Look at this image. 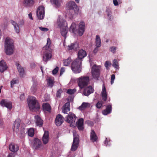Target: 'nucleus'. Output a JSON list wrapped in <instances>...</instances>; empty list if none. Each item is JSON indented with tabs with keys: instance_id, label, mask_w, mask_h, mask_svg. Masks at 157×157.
Returning <instances> with one entry per match:
<instances>
[{
	"instance_id": "obj_1",
	"label": "nucleus",
	"mask_w": 157,
	"mask_h": 157,
	"mask_svg": "<svg viewBox=\"0 0 157 157\" xmlns=\"http://www.w3.org/2000/svg\"><path fill=\"white\" fill-rule=\"evenodd\" d=\"M51 44L50 39L49 38H48L46 44L42 49L43 52V59L44 61L47 62L50 60L52 57V49L50 47Z\"/></svg>"
},
{
	"instance_id": "obj_2",
	"label": "nucleus",
	"mask_w": 157,
	"mask_h": 157,
	"mask_svg": "<svg viewBox=\"0 0 157 157\" xmlns=\"http://www.w3.org/2000/svg\"><path fill=\"white\" fill-rule=\"evenodd\" d=\"M5 52L8 56L13 54L14 51V47L13 40L9 37L6 38L5 40L4 46Z\"/></svg>"
},
{
	"instance_id": "obj_3",
	"label": "nucleus",
	"mask_w": 157,
	"mask_h": 157,
	"mask_svg": "<svg viewBox=\"0 0 157 157\" xmlns=\"http://www.w3.org/2000/svg\"><path fill=\"white\" fill-rule=\"evenodd\" d=\"M27 102L28 107L30 109H37L39 108L38 102L35 97L33 96L29 97L27 99Z\"/></svg>"
},
{
	"instance_id": "obj_4",
	"label": "nucleus",
	"mask_w": 157,
	"mask_h": 157,
	"mask_svg": "<svg viewBox=\"0 0 157 157\" xmlns=\"http://www.w3.org/2000/svg\"><path fill=\"white\" fill-rule=\"evenodd\" d=\"M82 61L79 59L76 58L73 61L71 64V68L73 71L75 73H79L81 70Z\"/></svg>"
},
{
	"instance_id": "obj_5",
	"label": "nucleus",
	"mask_w": 157,
	"mask_h": 157,
	"mask_svg": "<svg viewBox=\"0 0 157 157\" xmlns=\"http://www.w3.org/2000/svg\"><path fill=\"white\" fill-rule=\"evenodd\" d=\"M90 78L89 76H82L77 79L78 86L80 89L86 86L89 83Z\"/></svg>"
},
{
	"instance_id": "obj_6",
	"label": "nucleus",
	"mask_w": 157,
	"mask_h": 157,
	"mask_svg": "<svg viewBox=\"0 0 157 157\" xmlns=\"http://www.w3.org/2000/svg\"><path fill=\"white\" fill-rule=\"evenodd\" d=\"M67 7L71 12V15H74L75 13L78 12L79 9L75 2L72 1H70L67 4Z\"/></svg>"
},
{
	"instance_id": "obj_7",
	"label": "nucleus",
	"mask_w": 157,
	"mask_h": 157,
	"mask_svg": "<svg viewBox=\"0 0 157 157\" xmlns=\"http://www.w3.org/2000/svg\"><path fill=\"white\" fill-rule=\"evenodd\" d=\"M92 75L94 78L98 80L100 75V70L99 67L94 65L91 69Z\"/></svg>"
},
{
	"instance_id": "obj_8",
	"label": "nucleus",
	"mask_w": 157,
	"mask_h": 157,
	"mask_svg": "<svg viewBox=\"0 0 157 157\" xmlns=\"http://www.w3.org/2000/svg\"><path fill=\"white\" fill-rule=\"evenodd\" d=\"M79 145V138L78 135H74V139L71 150L72 151H76Z\"/></svg>"
},
{
	"instance_id": "obj_9",
	"label": "nucleus",
	"mask_w": 157,
	"mask_h": 157,
	"mask_svg": "<svg viewBox=\"0 0 157 157\" xmlns=\"http://www.w3.org/2000/svg\"><path fill=\"white\" fill-rule=\"evenodd\" d=\"M0 104L2 107H5L9 109H11L12 108V102L7 100L2 99L0 102Z\"/></svg>"
},
{
	"instance_id": "obj_10",
	"label": "nucleus",
	"mask_w": 157,
	"mask_h": 157,
	"mask_svg": "<svg viewBox=\"0 0 157 157\" xmlns=\"http://www.w3.org/2000/svg\"><path fill=\"white\" fill-rule=\"evenodd\" d=\"M76 117L74 114H71L67 116L66 121L69 124L71 125L73 124H75L76 120Z\"/></svg>"
},
{
	"instance_id": "obj_11",
	"label": "nucleus",
	"mask_w": 157,
	"mask_h": 157,
	"mask_svg": "<svg viewBox=\"0 0 157 157\" xmlns=\"http://www.w3.org/2000/svg\"><path fill=\"white\" fill-rule=\"evenodd\" d=\"M57 24L60 28H65L67 26V23L66 20L60 18L57 19Z\"/></svg>"
},
{
	"instance_id": "obj_12",
	"label": "nucleus",
	"mask_w": 157,
	"mask_h": 157,
	"mask_svg": "<svg viewBox=\"0 0 157 157\" xmlns=\"http://www.w3.org/2000/svg\"><path fill=\"white\" fill-rule=\"evenodd\" d=\"M35 3V0H23V4L26 8H30L33 6Z\"/></svg>"
},
{
	"instance_id": "obj_13",
	"label": "nucleus",
	"mask_w": 157,
	"mask_h": 157,
	"mask_svg": "<svg viewBox=\"0 0 157 157\" xmlns=\"http://www.w3.org/2000/svg\"><path fill=\"white\" fill-rule=\"evenodd\" d=\"M94 89L91 86H90L84 89L83 94L84 95L88 96L94 92Z\"/></svg>"
},
{
	"instance_id": "obj_14",
	"label": "nucleus",
	"mask_w": 157,
	"mask_h": 157,
	"mask_svg": "<svg viewBox=\"0 0 157 157\" xmlns=\"http://www.w3.org/2000/svg\"><path fill=\"white\" fill-rule=\"evenodd\" d=\"M64 118L60 114L57 115L55 119V122L56 125L57 126L60 125L63 122Z\"/></svg>"
},
{
	"instance_id": "obj_15",
	"label": "nucleus",
	"mask_w": 157,
	"mask_h": 157,
	"mask_svg": "<svg viewBox=\"0 0 157 157\" xmlns=\"http://www.w3.org/2000/svg\"><path fill=\"white\" fill-rule=\"evenodd\" d=\"M85 24L84 22H81L79 25L78 33L79 36H82L85 31Z\"/></svg>"
},
{
	"instance_id": "obj_16",
	"label": "nucleus",
	"mask_w": 157,
	"mask_h": 157,
	"mask_svg": "<svg viewBox=\"0 0 157 157\" xmlns=\"http://www.w3.org/2000/svg\"><path fill=\"white\" fill-rule=\"evenodd\" d=\"M9 149L12 152H16L19 150V146L17 144L12 143L9 145Z\"/></svg>"
},
{
	"instance_id": "obj_17",
	"label": "nucleus",
	"mask_w": 157,
	"mask_h": 157,
	"mask_svg": "<svg viewBox=\"0 0 157 157\" xmlns=\"http://www.w3.org/2000/svg\"><path fill=\"white\" fill-rule=\"evenodd\" d=\"M112 109V106L111 104H108L106 106V109L102 110V113L103 115H106L111 113Z\"/></svg>"
},
{
	"instance_id": "obj_18",
	"label": "nucleus",
	"mask_w": 157,
	"mask_h": 157,
	"mask_svg": "<svg viewBox=\"0 0 157 157\" xmlns=\"http://www.w3.org/2000/svg\"><path fill=\"white\" fill-rule=\"evenodd\" d=\"M15 64L17 67L20 75L21 77H23L25 75V71L23 68L21 67L20 64L17 62H16Z\"/></svg>"
},
{
	"instance_id": "obj_19",
	"label": "nucleus",
	"mask_w": 157,
	"mask_h": 157,
	"mask_svg": "<svg viewBox=\"0 0 157 157\" xmlns=\"http://www.w3.org/2000/svg\"><path fill=\"white\" fill-rule=\"evenodd\" d=\"M70 103L69 102L66 103L63 106L62 109V112L64 113L68 114L70 110Z\"/></svg>"
},
{
	"instance_id": "obj_20",
	"label": "nucleus",
	"mask_w": 157,
	"mask_h": 157,
	"mask_svg": "<svg viewBox=\"0 0 157 157\" xmlns=\"http://www.w3.org/2000/svg\"><path fill=\"white\" fill-rule=\"evenodd\" d=\"M43 109L44 111H47L50 113L51 112V108L50 104L47 103H44L42 105Z\"/></svg>"
},
{
	"instance_id": "obj_21",
	"label": "nucleus",
	"mask_w": 157,
	"mask_h": 157,
	"mask_svg": "<svg viewBox=\"0 0 157 157\" xmlns=\"http://www.w3.org/2000/svg\"><path fill=\"white\" fill-rule=\"evenodd\" d=\"M78 58H77L82 60V59L86 56V51L83 49H81L78 51Z\"/></svg>"
},
{
	"instance_id": "obj_22",
	"label": "nucleus",
	"mask_w": 157,
	"mask_h": 157,
	"mask_svg": "<svg viewBox=\"0 0 157 157\" xmlns=\"http://www.w3.org/2000/svg\"><path fill=\"white\" fill-rule=\"evenodd\" d=\"M83 119L81 118L78 119L77 122L76 123L77 124L78 129L80 130H82L83 129Z\"/></svg>"
},
{
	"instance_id": "obj_23",
	"label": "nucleus",
	"mask_w": 157,
	"mask_h": 157,
	"mask_svg": "<svg viewBox=\"0 0 157 157\" xmlns=\"http://www.w3.org/2000/svg\"><path fill=\"white\" fill-rule=\"evenodd\" d=\"M20 125V122L19 121H16L13 124V132L16 133H17L18 132Z\"/></svg>"
},
{
	"instance_id": "obj_24",
	"label": "nucleus",
	"mask_w": 157,
	"mask_h": 157,
	"mask_svg": "<svg viewBox=\"0 0 157 157\" xmlns=\"http://www.w3.org/2000/svg\"><path fill=\"white\" fill-rule=\"evenodd\" d=\"M49 140V133L48 131H45L42 138L43 143L44 144H47Z\"/></svg>"
},
{
	"instance_id": "obj_25",
	"label": "nucleus",
	"mask_w": 157,
	"mask_h": 157,
	"mask_svg": "<svg viewBox=\"0 0 157 157\" xmlns=\"http://www.w3.org/2000/svg\"><path fill=\"white\" fill-rule=\"evenodd\" d=\"M7 66L6 62L3 60L0 61V71L2 72L7 68Z\"/></svg>"
},
{
	"instance_id": "obj_26",
	"label": "nucleus",
	"mask_w": 157,
	"mask_h": 157,
	"mask_svg": "<svg viewBox=\"0 0 157 157\" xmlns=\"http://www.w3.org/2000/svg\"><path fill=\"white\" fill-rule=\"evenodd\" d=\"M101 96L103 101H105L107 99V93L106 92V88L103 84L101 91Z\"/></svg>"
},
{
	"instance_id": "obj_27",
	"label": "nucleus",
	"mask_w": 157,
	"mask_h": 157,
	"mask_svg": "<svg viewBox=\"0 0 157 157\" xmlns=\"http://www.w3.org/2000/svg\"><path fill=\"white\" fill-rule=\"evenodd\" d=\"M90 139L93 142L96 141L98 139V137L94 130H92L90 134Z\"/></svg>"
},
{
	"instance_id": "obj_28",
	"label": "nucleus",
	"mask_w": 157,
	"mask_h": 157,
	"mask_svg": "<svg viewBox=\"0 0 157 157\" xmlns=\"http://www.w3.org/2000/svg\"><path fill=\"white\" fill-rule=\"evenodd\" d=\"M33 147L35 150L38 149L39 148V140L38 138H35L34 139Z\"/></svg>"
},
{
	"instance_id": "obj_29",
	"label": "nucleus",
	"mask_w": 157,
	"mask_h": 157,
	"mask_svg": "<svg viewBox=\"0 0 157 157\" xmlns=\"http://www.w3.org/2000/svg\"><path fill=\"white\" fill-rule=\"evenodd\" d=\"M78 45L77 43L72 44L68 46L67 49L68 50H74L76 51L78 48Z\"/></svg>"
},
{
	"instance_id": "obj_30",
	"label": "nucleus",
	"mask_w": 157,
	"mask_h": 157,
	"mask_svg": "<svg viewBox=\"0 0 157 157\" xmlns=\"http://www.w3.org/2000/svg\"><path fill=\"white\" fill-rule=\"evenodd\" d=\"M11 23L13 26L16 32L17 33H19L20 28L16 22L13 20L11 21Z\"/></svg>"
},
{
	"instance_id": "obj_31",
	"label": "nucleus",
	"mask_w": 157,
	"mask_h": 157,
	"mask_svg": "<svg viewBox=\"0 0 157 157\" xmlns=\"http://www.w3.org/2000/svg\"><path fill=\"white\" fill-rule=\"evenodd\" d=\"M44 8L43 6H40V19H44Z\"/></svg>"
},
{
	"instance_id": "obj_32",
	"label": "nucleus",
	"mask_w": 157,
	"mask_h": 157,
	"mask_svg": "<svg viewBox=\"0 0 157 157\" xmlns=\"http://www.w3.org/2000/svg\"><path fill=\"white\" fill-rule=\"evenodd\" d=\"M47 84L49 87L52 88L54 86L55 81L53 78H50L47 79Z\"/></svg>"
},
{
	"instance_id": "obj_33",
	"label": "nucleus",
	"mask_w": 157,
	"mask_h": 157,
	"mask_svg": "<svg viewBox=\"0 0 157 157\" xmlns=\"http://www.w3.org/2000/svg\"><path fill=\"white\" fill-rule=\"evenodd\" d=\"M96 46L97 47H99L101 45V40L99 36L98 35H97L96 36L95 42Z\"/></svg>"
},
{
	"instance_id": "obj_34",
	"label": "nucleus",
	"mask_w": 157,
	"mask_h": 157,
	"mask_svg": "<svg viewBox=\"0 0 157 157\" xmlns=\"http://www.w3.org/2000/svg\"><path fill=\"white\" fill-rule=\"evenodd\" d=\"M90 105L88 103L83 102L81 105L79 107V109L80 110H83L88 107H89Z\"/></svg>"
},
{
	"instance_id": "obj_35",
	"label": "nucleus",
	"mask_w": 157,
	"mask_h": 157,
	"mask_svg": "<svg viewBox=\"0 0 157 157\" xmlns=\"http://www.w3.org/2000/svg\"><path fill=\"white\" fill-rule=\"evenodd\" d=\"M28 135L29 136L33 137L34 134V131L33 128H30L28 130Z\"/></svg>"
},
{
	"instance_id": "obj_36",
	"label": "nucleus",
	"mask_w": 157,
	"mask_h": 157,
	"mask_svg": "<svg viewBox=\"0 0 157 157\" xmlns=\"http://www.w3.org/2000/svg\"><path fill=\"white\" fill-rule=\"evenodd\" d=\"M37 84L36 81H33V84L31 87V90L33 93L35 92L37 89Z\"/></svg>"
},
{
	"instance_id": "obj_37",
	"label": "nucleus",
	"mask_w": 157,
	"mask_h": 157,
	"mask_svg": "<svg viewBox=\"0 0 157 157\" xmlns=\"http://www.w3.org/2000/svg\"><path fill=\"white\" fill-rule=\"evenodd\" d=\"M70 30H71L73 33H75L77 30L76 28V24L75 23H73L71 24L70 27Z\"/></svg>"
},
{
	"instance_id": "obj_38",
	"label": "nucleus",
	"mask_w": 157,
	"mask_h": 157,
	"mask_svg": "<svg viewBox=\"0 0 157 157\" xmlns=\"http://www.w3.org/2000/svg\"><path fill=\"white\" fill-rule=\"evenodd\" d=\"M71 59L70 58H68L67 59L64 60L63 65L65 66H67L70 64Z\"/></svg>"
},
{
	"instance_id": "obj_39",
	"label": "nucleus",
	"mask_w": 157,
	"mask_h": 157,
	"mask_svg": "<svg viewBox=\"0 0 157 157\" xmlns=\"http://www.w3.org/2000/svg\"><path fill=\"white\" fill-rule=\"evenodd\" d=\"M106 12L107 13V16L109 17V19L111 20L112 19V13L110 9L109 8L107 9Z\"/></svg>"
},
{
	"instance_id": "obj_40",
	"label": "nucleus",
	"mask_w": 157,
	"mask_h": 157,
	"mask_svg": "<svg viewBox=\"0 0 157 157\" xmlns=\"http://www.w3.org/2000/svg\"><path fill=\"white\" fill-rule=\"evenodd\" d=\"M61 33L62 36H65L67 32L66 29V27L61 28Z\"/></svg>"
},
{
	"instance_id": "obj_41",
	"label": "nucleus",
	"mask_w": 157,
	"mask_h": 157,
	"mask_svg": "<svg viewBox=\"0 0 157 157\" xmlns=\"http://www.w3.org/2000/svg\"><path fill=\"white\" fill-rule=\"evenodd\" d=\"M112 65L115 68L118 69L119 68L118 63L117 59H115L113 60Z\"/></svg>"
},
{
	"instance_id": "obj_42",
	"label": "nucleus",
	"mask_w": 157,
	"mask_h": 157,
	"mask_svg": "<svg viewBox=\"0 0 157 157\" xmlns=\"http://www.w3.org/2000/svg\"><path fill=\"white\" fill-rule=\"evenodd\" d=\"M103 104L104 102L103 101H99L96 104V106L97 108L100 109Z\"/></svg>"
},
{
	"instance_id": "obj_43",
	"label": "nucleus",
	"mask_w": 157,
	"mask_h": 157,
	"mask_svg": "<svg viewBox=\"0 0 157 157\" xmlns=\"http://www.w3.org/2000/svg\"><path fill=\"white\" fill-rule=\"evenodd\" d=\"M76 91L75 89H68L67 91V93L70 94H74Z\"/></svg>"
},
{
	"instance_id": "obj_44",
	"label": "nucleus",
	"mask_w": 157,
	"mask_h": 157,
	"mask_svg": "<svg viewBox=\"0 0 157 157\" xmlns=\"http://www.w3.org/2000/svg\"><path fill=\"white\" fill-rule=\"evenodd\" d=\"M18 135L21 138H23L25 135V129L23 128L20 131V134H18Z\"/></svg>"
},
{
	"instance_id": "obj_45",
	"label": "nucleus",
	"mask_w": 157,
	"mask_h": 157,
	"mask_svg": "<svg viewBox=\"0 0 157 157\" xmlns=\"http://www.w3.org/2000/svg\"><path fill=\"white\" fill-rule=\"evenodd\" d=\"M35 118L36 120V124L37 126L39 125V117L38 115L35 116Z\"/></svg>"
},
{
	"instance_id": "obj_46",
	"label": "nucleus",
	"mask_w": 157,
	"mask_h": 157,
	"mask_svg": "<svg viewBox=\"0 0 157 157\" xmlns=\"http://www.w3.org/2000/svg\"><path fill=\"white\" fill-rule=\"evenodd\" d=\"M62 92V89H60L58 90L56 94V96L57 97H60V94Z\"/></svg>"
},
{
	"instance_id": "obj_47",
	"label": "nucleus",
	"mask_w": 157,
	"mask_h": 157,
	"mask_svg": "<svg viewBox=\"0 0 157 157\" xmlns=\"http://www.w3.org/2000/svg\"><path fill=\"white\" fill-rule=\"evenodd\" d=\"M110 51L113 53H115L116 52V48L115 47L113 46L110 48Z\"/></svg>"
},
{
	"instance_id": "obj_48",
	"label": "nucleus",
	"mask_w": 157,
	"mask_h": 157,
	"mask_svg": "<svg viewBox=\"0 0 157 157\" xmlns=\"http://www.w3.org/2000/svg\"><path fill=\"white\" fill-rule=\"evenodd\" d=\"M115 78V75L114 74H112L111 75V84H112L114 83V80Z\"/></svg>"
},
{
	"instance_id": "obj_49",
	"label": "nucleus",
	"mask_w": 157,
	"mask_h": 157,
	"mask_svg": "<svg viewBox=\"0 0 157 157\" xmlns=\"http://www.w3.org/2000/svg\"><path fill=\"white\" fill-rule=\"evenodd\" d=\"M59 68L58 67H56L53 71L52 74L53 75L56 74L58 72Z\"/></svg>"
},
{
	"instance_id": "obj_50",
	"label": "nucleus",
	"mask_w": 157,
	"mask_h": 157,
	"mask_svg": "<svg viewBox=\"0 0 157 157\" xmlns=\"http://www.w3.org/2000/svg\"><path fill=\"white\" fill-rule=\"evenodd\" d=\"M111 65V62L110 61H106L105 64V67L107 69L109 66Z\"/></svg>"
},
{
	"instance_id": "obj_51",
	"label": "nucleus",
	"mask_w": 157,
	"mask_h": 157,
	"mask_svg": "<svg viewBox=\"0 0 157 157\" xmlns=\"http://www.w3.org/2000/svg\"><path fill=\"white\" fill-rule=\"evenodd\" d=\"M40 30L44 32H47L49 30L48 29L46 28H43L42 27H40Z\"/></svg>"
},
{
	"instance_id": "obj_52",
	"label": "nucleus",
	"mask_w": 157,
	"mask_h": 157,
	"mask_svg": "<svg viewBox=\"0 0 157 157\" xmlns=\"http://www.w3.org/2000/svg\"><path fill=\"white\" fill-rule=\"evenodd\" d=\"M17 81L16 80H12L11 82V87H13V85L17 83Z\"/></svg>"
},
{
	"instance_id": "obj_53",
	"label": "nucleus",
	"mask_w": 157,
	"mask_h": 157,
	"mask_svg": "<svg viewBox=\"0 0 157 157\" xmlns=\"http://www.w3.org/2000/svg\"><path fill=\"white\" fill-rule=\"evenodd\" d=\"M15 155L13 153H10L8 155L7 157H15Z\"/></svg>"
},
{
	"instance_id": "obj_54",
	"label": "nucleus",
	"mask_w": 157,
	"mask_h": 157,
	"mask_svg": "<svg viewBox=\"0 0 157 157\" xmlns=\"http://www.w3.org/2000/svg\"><path fill=\"white\" fill-rule=\"evenodd\" d=\"M39 6L38 7L36 11V15L38 19H39Z\"/></svg>"
},
{
	"instance_id": "obj_55",
	"label": "nucleus",
	"mask_w": 157,
	"mask_h": 157,
	"mask_svg": "<svg viewBox=\"0 0 157 157\" xmlns=\"http://www.w3.org/2000/svg\"><path fill=\"white\" fill-rule=\"evenodd\" d=\"M53 3L57 6H58L59 5V1L58 0H53Z\"/></svg>"
},
{
	"instance_id": "obj_56",
	"label": "nucleus",
	"mask_w": 157,
	"mask_h": 157,
	"mask_svg": "<svg viewBox=\"0 0 157 157\" xmlns=\"http://www.w3.org/2000/svg\"><path fill=\"white\" fill-rule=\"evenodd\" d=\"M24 23V21L23 19L20 20L19 22V24L20 25H23Z\"/></svg>"
},
{
	"instance_id": "obj_57",
	"label": "nucleus",
	"mask_w": 157,
	"mask_h": 157,
	"mask_svg": "<svg viewBox=\"0 0 157 157\" xmlns=\"http://www.w3.org/2000/svg\"><path fill=\"white\" fill-rule=\"evenodd\" d=\"M64 71H65L64 68H63V67L61 68V70H60V76L61 75H62L63 73V72H64Z\"/></svg>"
},
{
	"instance_id": "obj_58",
	"label": "nucleus",
	"mask_w": 157,
	"mask_h": 157,
	"mask_svg": "<svg viewBox=\"0 0 157 157\" xmlns=\"http://www.w3.org/2000/svg\"><path fill=\"white\" fill-rule=\"evenodd\" d=\"M20 98L21 101H23L24 100L25 98V95L24 94H21L20 97Z\"/></svg>"
},
{
	"instance_id": "obj_59",
	"label": "nucleus",
	"mask_w": 157,
	"mask_h": 157,
	"mask_svg": "<svg viewBox=\"0 0 157 157\" xmlns=\"http://www.w3.org/2000/svg\"><path fill=\"white\" fill-rule=\"evenodd\" d=\"M98 47H97V46H96V47L95 48L94 50H93V53H94V54H96V53L98 52Z\"/></svg>"
},
{
	"instance_id": "obj_60",
	"label": "nucleus",
	"mask_w": 157,
	"mask_h": 157,
	"mask_svg": "<svg viewBox=\"0 0 157 157\" xmlns=\"http://www.w3.org/2000/svg\"><path fill=\"white\" fill-rule=\"evenodd\" d=\"M113 3L115 6H117L118 5V2L117 0H113Z\"/></svg>"
},
{
	"instance_id": "obj_61",
	"label": "nucleus",
	"mask_w": 157,
	"mask_h": 157,
	"mask_svg": "<svg viewBox=\"0 0 157 157\" xmlns=\"http://www.w3.org/2000/svg\"><path fill=\"white\" fill-rule=\"evenodd\" d=\"M28 16H29V19H31V20L33 19V17H32V13H30L28 14Z\"/></svg>"
},
{
	"instance_id": "obj_62",
	"label": "nucleus",
	"mask_w": 157,
	"mask_h": 157,
	"mask_svg": "<svg viewBox=\"0 0 157 157\" xmlns=\"http://www.w3.org/2000/svg\"><path fill=\"white\" fill-rule=\"evenodd\" d=\"M43 124V121L40 118V126H42Z\"/></svg>"
},
{
	"instance_id": "obj_63",
	"label": "nucleus",
	"mask_w": 157,
	"mask_h": 157,
	"mask_svg": "<svg viewBox=\"0 0 157 157\" xmlns=\"http://www.w3.org/2000/svg\"><path fill=\"white\" fill-rule=\"evenodd\" d=\"M75 1L77 3H78L79 2V0H75Z\"/></svg>"
},
{
	"instance_id": "obj_64",
	"label": "nucleus",
	"mask_w": 157,
	"mask_h": 157,
	"mask_svg": "<svg viewBox=\"0 0 157 157\" xmlns=\"http://www.w3.org/2000/svg\"><path fill=\"white\" fill-rule=\"evenodd\" d=\"M40 69H41V71L42 72V73H43V69H42V67H40Z\"/></svg>"
}]
</instances>
